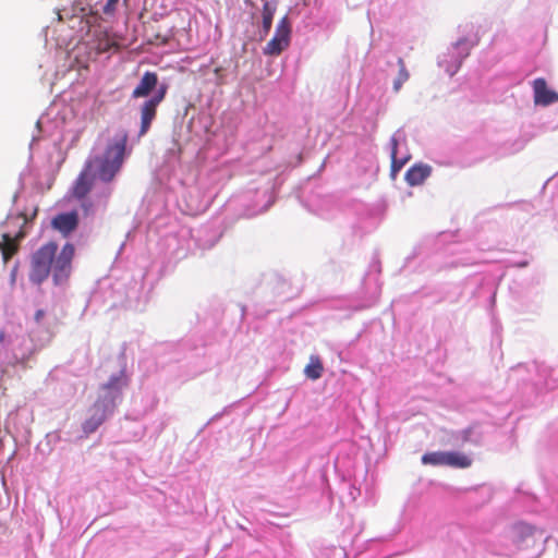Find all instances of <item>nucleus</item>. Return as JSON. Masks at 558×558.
Masks as SVG:
<instances>
[{"instance_id":"f257e3e1","label":"nucleus","mask_w":558,"mask_h":558,"mask_svg":"<svg viewBox=\"0 0 558 558\" xmlns=\"http://www.w3.org/2000/svg\"><path fill=\"white\" fill-rule=\"evenodd\" d=\"M58 244L48 242L41 245L32 256L29 268V280L33 283L40 284L50 272L56 284L68 280L72 271V260L75 254V247L72 243L63 245L59 254Z\"/></svg>"},{"instance_id":"f03ea898","label":"nucleus","mask_w":558,"mask_h":558,"mask_svg":"<svg viewBox=\"0 0 558 558\" xmlns=\"http://www.w3.org/2000/svg\"><path fill=\"white\" fill-rule=\"evenodd\" d=\"M126 142L128 135L123 134L120 141L108 146L98 171V175L102 181L110 182L119 172L123 163Z\"/></svg>"},{"instance_id":"7ed1b4c3","label":"nucleus","mask_w":558,"mask_h":558,"mask_svg":"<svg viewBox=\"0 0 558 558\" xmlns=\"http://www.w3.org/2000/svg\"><path fill=\"white\" fill-rule=\"evenodd\" d=\"M116 409V396L108 395L98 398L88 410V417L83 422L85 435L93 434L110 416Z\"/></svg>"},{"instance_id":"20e7f679","label":"nucleus","mask_w":558,"mask_h":558,"mask_svg":"<svg viewBox=\"0 0 558 558\" xmlns=\"http://www.w3.org/2000/svg\"><path fill=\"white\" fill-rule=\"evenodd\" d=\"M167 90L168 86L166 84H161L156 93L141 105V128L138 137L144 136L149 131L153 121L156 119L157 108L166 98Z\"/></svg>"},{"instance_id":"39448f33","label":"nucleus","mask_w":558,"mask_h":558,"mask_svg":"<svg viewBox=\"0 0 558 558\" xmlns=\"http://www.w3.org/2000/svg\"><path fill=\"white\" fill-rule=\"evenodd\" d=\"M291 39V24L288 16H283L277 24L276 32L272 38L264 47L263 52L265 56H279L284 51Z\"/></svg>"},{"instance_id":"423d86ee","label":"nucleus","mask_w":558,"mask_h":558,"mask_svg":"<svg viewBox=\"0 0 558 558\" xmlns=\"http://www.w3.org/2000/svg\"><path fill=\"white\" fill-rule=\"evenodd\" d=\"M541 537L542 533L530 524L521 522L513 526L512 541L520 551L533 549Z\"/></svg>"},{"instance_id":"0eeeda50","label":"nucleus","mask_w":558,"mask_h":558,"mask_svg":"<svg viewBox=\"0 0 558 558\" xmlns=\"http://www.w3.org/2000/svg\"><path fill=\"white\" fill-rule=\"evenodd\" d=\"M534 102L536 105L548 106L558 101V94L548 89L545 78H536L533 82Z\"/></svg>"},{"instance_id":"6e6552de","label":"nucleus","mask_w":558,"mask_h":558,"mask_svg":"<svg viewBox=\"0 0 558 558\" xmlns=\"http://www.w3.org/2000/svg\"><path fill=\"white\" fill-rule=\"evenodd\" d=\"M471 47L468 46L466 40H459L452 48L451 57H453L454 63L453 65H448L449 61L447 59H442L440 64L446 68V71L452 76L461 66L463 59H465L470 53Z\"/></svg>"},{"instance_id":"1a4fd4ad","label":"nucleus","mask_w":558,"mask_h":558,"mask_svg":"<svg viewBox=\"0 0 558 558\" xmlns=\"http://www.w3.org/2000/svg\"><path fill=\"white\" fill-rule=\"evenodd\" d=\"M158 86V75L155 72L147 71L144 73L140 83L132 92V98H145Z\"/></svg>"},{"instance_id":"9d476101","label":"nucleus","mask_w":558,"mask_h":558,"mask_svg":"<svg viewBox=\"0 0 558 558\" xmlns=\"http://www.w3.org/2000/svg\"><path fill=\"white\" fill-rule=\"evenodd\" d=\"M52 227L63 235L70 234L78 225V216L75 211L57 215L51 222Z\"/></svg>"},{"instance_id":"9b49d317","label":"nucleus","mask_w":558,"mask_h":558,"mask_svg":"<svg viewBox=\"0 0 558 558\" xmlns=\"http://www.w3.org/2000/svg\"><path fill=\"white\" fill-rule=\"evenodd\" d=\"M432 173V167L428 165H414L405 172V181L409 185L415 186L422 184Z\"/></svg>"},{"instance_id":"f8f14e48","label":"nucleus","mask_w":558,"mask_h":558,"mask_svg":"<svg viewBox=\"0 0 558 558\" xmlns=\"http://www.w3.org/2000/svg\"><path fill=\"white\" fill-rule=\"evenodd\" d=\"M92 186L93 178L86 171H83L75 181L73 195L80 199L84 198L90 192Z\"/></svg>"},{"instance_id":"ddd939ff","label":"nucleus","mask_w":558,"mask_h":558,"mask_svg":"<svg viewBox=\"0 0 558 558\" xmlns=\"http://www.w3.org/2000/svg\"><path fill=\"white\" fill-rule=\"evenodd\" d=\"M0 251L4 263H8L19 251V244L15 239L4 233L0 242Z\"/></svg>"},{"instance_id":"4468645a","label":"nucleus","mask_w":558,"mask_h":558,"mask_svg":"<svg viewBox=\"0 0 558 558\" xmlns=\"http://www.w3.org/2000/svg\"><path fill=\"white\" fill-rule=\"evenodd\" d=\"M46 317L47 312L45 310L39 308L34 314V322L39 328L44 329L49 333L50 337H52L54 335L56 327L59 324V320L56 316H53L52 323H48L45 320Z\"/></svg>"},{"instance_id":"2eb2a0df","label":"nucleus","mask_w":558,"mask_h":558,"mask_svg":"<svg viewBox=\"0 0 558 558\" xmlns=\"http://www.w3.org/2000/svg\"><path fill=\"white\" fill-rule=\"evenodd\" d=\"M472 459L461 452H446V465L465 469L471 466Z\"/></svg>"},{"instance_id":"dca6fc26","label":"nucleus","mask_w":558,"mask_h":558,"mask_svg":"<svg viewBox=\"0 0 558 558\" xmlns=\"http://www.w3.org/2000/svg\"><path fill=\"white\" fill-rule=\"evenodd\" d=\"M324 372L323 363L317 355H312L310 357V363L305 366L304 373L307 378L312 380H316L322 377Z\"/></svg>"},{"instance_id":"f3484780","label":"nucleus","mask_w":558,"mask_h":558,"mask_svg":"<svg viewBox=\"0 0 558 558\" xmlns=\"http://www.w3.org/2000/svg\"><path fill=\"white\" fill-rule=\"evenodd\" d=\"M275 11H276V8L272 4H270V2L266 1L264 3L263 11H262V17H263L262 27H263V32L265 35H267L269 33V31L271 29Z\"/></svg>"},{"instance_id":"a211bd4d","label":"nucleus","mask_w":558,"mask_h":558,"mask_svg":"<svg viewBox=\"0 0 558 558\" xmlns=\"http://www.w3.org/2000/svg\"><path fill=\"white\" fill-rule=\"evenodd\" d=\"M398 66H399V72H398L397 77L393 81V90L396 93H398L401 89L402 85L410 77V74H409V72H408V70L405 68L404 60L402 58L398 59Z\"/></svg>"},{"instance_id":"6ab92c4d","label":"nucleus","mask_w":558,"mask_h":558,"mask_svg":"<svg viewBox=\"0 0 558 558\" xmlns=\"http://www.w3.org/2000/svg\"><path fill=\"white\" fill-rule=\"evenodd\" d=\"M423 464L446 465V452H427L422 457Z\"/></svg>"},{"instance_id":"aec40b11","label":"nucleus","mask_w":558,"mask_h":558,"mask_svg":"<svg viewBox=\"0 0 558 558\" xmlns=\"http://www.w3.org/2000/svg\"><path fill=\"white\" fill-rule=\"evenodd\" d=\"M392 151H391V169L393 172H397L399 171L403 165H404V161H398L397 160V147H398V143H397V140L396 138H392Z\"/></svg>"},{"instance_id":"412c9836","label":"nucleus","mask_w":558,"mask_h":558,"mask_svg":"<svg viewBox=\"0 0 558 558\" xmlns=\"http://www.w3.org/2000/svg\"><path fill=\"white\" fill-rule=\"evenodd\" d=\"M119 1L120 0H107L106 4L102 8L104 13L108 15L112 14L116 11Z\"/></svg>"},{"instance_id":"4be33fe9","label":"nucleus","mask_w":558,"mask_h":558,"mask_svg":"<svg viewBox=\"0 0 558 558\" xmlns=\"http://www.w3.org/2000/svg\"><path fill=\"white\" fill-rule=\"evenodd\" d=\"M112 46H116V45H114V44H109L108 41H106V44H101V43H99V45H98V47H97V48H98V50H99L100 52H106V51L110 50V48H111Z\"/></svg>"},{"instance_id":"5701e85b","label":"nucleus","mask_w":558,"mask_h":558,"mask_svg":"<svg viewBox=\"0 0 558 558\" xmlns=\"http://www.w3.org/2000/svg\"><path fill=\"white\" fill-rule=\"evenodd\" d=\"M119 383V378H112L108 384L104 386L105 389H111L116 387V384Z\"/></svg>"},{"instance_id":"b1692460","label":"nucleus","mask_w":558,"mask_h":558,"mask_svg":"<svg viewBox=\"0 0 558 558\" xmlns=\"http://www.w3.org/2000/svg\"><path fill=\"white\" fill-rule=\"evenodd\" d=\"M37 215V208H35L33 215H32V218H34L35 216Z\"/></svg>"},{"instance_id":"393cba45","label":"nucleus","mask_w":558,"mask_h":558,"mask_svg":"<svg viewBox=\"0 0 558 558\" xmlns=\"http://www.w3.org/2000/svg\"><path fill=\"white\" fill-rule=\"evenodd\" d=\"M21 216H23V217H24V220H25V221H27V217H26V215H25V214H21Z\"/></svg>"}]
</instances>
